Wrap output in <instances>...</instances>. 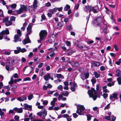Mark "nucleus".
I'll use <instances>...</instances> for the list:
<instances>
[{
	"label": "nucleus",
	"mask_w": 121,
	"mask_h": 121,
	"mask_svg": "<svg viewBox=\"0 0 121 121\" xmlns=\"http://www.w3.org/2000/svg\"><path fill=\"white\" fill-rule=\"evenodd\" d=\"M93 24L95 26H100L101 32L105 34L107 33L108 31L106 22H102V18L101 17H98L94 20L93 22Z\"/></svg>",
	"instance_id": "nucleus-1"
},
{
	"label": "nucleus",
	"mask_w": 121,
	"mask_h": 121,
	"mask_svg": "<svg viewBox=\"0 0 121 121\" xmlns=\"http://www.w3.org/2000/svg\"><path fill=\"white\" fill-rule=\"evenodd\" d=\"M88 93L89 97H90L92 98L94 100H95L96 99L97 97L100 98V95H102V92H100L99 94H98L96 96V95L97 94V92L93 88H91V90H89Z\"/></svg>",
	"instance_id": "nucleus-2"
},
{
	"label": "nucleus",
	"mask_w": 121,
	"mask_h": 121,
	"mask_svg": "<svg viewBox=\"0 0 121 121\" xmlns=\"http://www.w3.org/2000/svg\"><path fill=\"white\" fill-rule=\"evenodd\" d=\"M32 26L31 24H29L27 28V33L26 35V37L24 40L22 41V43L24 44H25L27 43L30 42L29 37V35L31 32Z\"/></svg>",
	"instance_id": "nucleus-3"
},
{
	"label": "nucleus",
	"mask_w": 121,
	"mask_h": 121,
	"mask_svg": "<svg viewBox=\"0 0 121 121\" xmlns=\"http://www.w3.org/2000/svg\"><path fill=\"white\" fill-rule=\"evenodd\" d=\"M20 6V8L18 10L14 11L13 14L16 15L21 13L24 11H26L28 9V6L27 5L21 4Z\"/></svg>",
	"instance_id": "nucleus-4"
},
{
	"label": "nucleus",
	"mask_w": 121,
	"mask_h": 121,
	"mask_svg": "<svg viewBox=\"0 0 121 121\" xmlns=\"http://www.w3.org/2000/svg\"><path fill=\"white\" fill-rule=\"evenodd\" d=\"M77 110L76 113L79 115H83L87 113V110L85 109L83 106L80 105L77 106Z\"/></svg>",
	"instance_id": "nucleus-5"
},
{
	"label": "nucleus",
	"mask_w": 121,
	"mask_h": 121,
	"mask_svg": "<svg viewBox=\"0 0 121 121\" xmlns=\"http://www.w3.org/2000/svg\"><path fill=\"white\" fill-rule=\"evenodd\" d=\"M48 34L47 31L45 30H41L39 34V40H38V43H41V41H43L46 37Z\"/></svg>",
	"instance_id": "nucleus-6"
},
{
	"label": "nucleus",
	"mask_w": 121,
	"mask_h": 121,
	"mask_svg": "<svg viewBox=\"0 0 121 121\" xmlns=\"http://www.w3.org/2000/svg\"><path fill=\"white\" fill-rule=\"evenodd\" d=\"M17 60V59L16 57H14L12 58L7 61L6 64L9 66H12L17 63L16 62Z\"/></svg>",
	"instance_id": "nucleus-7"
},
{
	"label": "nucleus",
	"mask_w": 121,
	"mask_h": 121,
	"mask_svg": "<svg viewBox=\"0 0 121 121\" xmlns=\"http://www.w3.org/2000/svg\"><path fill=\"white\" fill-rule=\"evenodd\" d=\"M75 46L78 47L80 49L83 50H86L88 49V48L85 45L82 44H78V41H77L76 42L74 43Z\"/></svg>",
	"instance_id": "nucleus-8"
},
{
	"label": "nucleus",
	"mask_w": 121,
	"mask_h": 121,
	"mask_svg": "<svg viewBox=\"0 0 121 121\" xmlns=\"http://www.w3.org/2000/svg\"><path fill=\"white\" fill-rule=\"evenodd\" d=\"M37 115L40 117L43 116L42 118L45 119V117L47 115V111L45 109L42 110L41 111L38 112Z\"/></svg>",
	"instance_id": "nucleus-9"
},
{
	"label": "nucleus",
	"mask_w": 121,
	"mask_h": 121,
	"mask_svg": "<svg viewBox=\"0 0 121 121\" xmlns=\"http://www.w3.org/2000/svg\"><path fill=\"white\" fill-rule=\"evenodd\" d=\"M68 60L65 62H68L70 63L72 66L75 67H77L79 65V64L78 62H76L74 61L71 62L70 60V58H67Z\"/></svg>",
	"instance_id": "nucleus-10"
},
{
	"label": "nucleus",
	"mask_w": 121,
	"mask_h": 121,
	"mask_svg": "<svg viewBox=\"0 0 121 121\" xmlns=\"http://www.w3.org/2000/svg\"><path fill=\"white\" fill-rule=\"evenodd\" d=\"M89 75V73H85L81 74L80 75V77L82 80H84L88 78Z\"/></svg>",
	"instance_id": "nucleus-11"
},
{
	"label": "nucleus",
	"mask_w": 121,
	"mask_h": 121,
	"mask_svg": "<svg viewBox=\"0 0 121 121\" xmlns=\"http://www.w3.org/2000/svg\"><path fill=\"white\" fill-rule=\"evenodd\" d=\"M9 32L8 29H7L5 30H3L0 33V40H1L3 38V35L5 34L9 35Z\"/></svg>",
	"instance_id": "nucleus-12"
},
{
	"label": "nucleus",
	"mask_w": 121,
	"mask_h": 121,
	"mask_svg": "<svg viewBox=\"0 0 121 121\" xmlns=\"http://www.w3.org/2000/svg\"><path fill=\"white\" fill-rule=\"evenodd\" d=\"M23 106L24 107L23 109L27 110L29 111H31L32 110V105H30L26 104H23Z\"/></svg>",
	"instance_id": "nucleus-13"
},
{
	"label": "nucleus",
	"mask_w": 121,
	"mask_h": 121,
	"mask_svg": "<svg viewBox=\"0 0 121 121\" xmlns=\"http://www.w3.org/2000/svg\"><path fill=\"white\" fill-rule=\"evenodd\" d=\"M20 37L18 35H15L14 38V42H16L18 41H21V39L19 38Z\"/></svg>",
	"instance_id": "nucleus-14"
},
{
	"label": "nucleus",
	"mask_w": 121,
	"mask_h": 121,
	"mask_svg": "<svg viewBox=\"0 0 121 121\" xmlns=\"http://www.w3.org/2000/svg\"><path fill=\"white\" fill-rule=\"evenodd\" d=\"M117 93L114 92L113 93L112 95H111L110 96V99L111 100H112L113 98L117 99Z\"/></svg>",
	"instance_id": "nucleus-15"
},
{
	"label": "nucleus",
	"mask_w": 121,
	"mask_h": 121,
	"mask_svg": "<svg viewBox=\"0 0 121 121\" xmlns=\"http://www.w3.org/2000/svg\"><path fill=\"white\" fill-rule=\"evenodd\" d=\"M91 64L92 65L94 66L95 67H98L100 65V63L99 62L93 61L91 62Z\"/></svg>",
	"instance_id": "nucleus-16"
},
{
	"label": "nucleus",
	"mask_w": 121,
	"mask_h": 121,
	"mask_svg": "<svg viewBox=\"0 0 121 121\" xmlns=\"http://www.w3.org/2000/svg\"><path fill=\"white\" fill-rule=\"evenodd\" d=\"M17 100L20 102L23 101L27 100V98L26 96L20 97L17 98Z\"/></svg>",
	"instance_id": "nucleus-17"
},
{
	"label": "nucleus",
	"mask_w": 121,
	"mask_h": 121,
	"mask_svg": "<svg viewBox=\"0 0 121 121\" xmlns=\"http://www.w3.org/2000/svg\"><path fill=\"white\" fill-rule=\"evenodd\" d=\"M116 76L120 77L121 76V70L119 69H117L116 72Z\"/></svg>",
	"instance_id": "nucleus-18"
},
{
	"label": "nucleus",
	"mask_w": 121,
	"mask_h": 121,
	"mask_svg": "<svg viewBox=\"0 0 121 121\" xmlns=\"http://www.w3.org/2000/svg\"><path fill=\"white\" fill-rule=\"evenodd\" d=\"M50 75L49 73H48L47 75L44 76V80L46 81H48L50 78Z\"/></svg>",
	"instance_id": "nucleus-19"
},
{
	"label": "nucleus",
	"mask_w": 121,
	"mask_h": 121,
	"mask_svg": "<svg viewBox=\"0 0 121 121\" xmlns=\"http://www.w3.org/2000/svg\"><path fill=\"white\" fill-rule=\"evenodd\" d=\"M49 12L53 14L56 11V9L55 8L53 9H50L49 10Z\"/></svg>",
	"instance_id": "nucleus-20"
},
{
	"label": "nucleus",
	"mask_w": 121,
	"mask_h": 121,
	"mask_svg": "<svg viewBox=\"0 0 121 121\" xmlns=\"http://www.w3.org/2000/svg\"><path fill=\"white\" fill-rule=\"evenodd\" d=\"M38 2L37 1V0H34V2H33V4L32 6L36 8L37 6Z\"/></svg>",
	"instance_id": "nucleus-21"
},
{
	"label": "nucleus",
	"mask_w": 121,
	"mask_h": 121,
	"mask_svg": "<svg viewBox=\"0 0 121 121\" xmlns=\"http://www.w3.org/2000/svg\"><path fill=\"white\" fill-rule=\"evenodd\" d=\"M17 50H14V53L15 54H17L20 52V47H17Z\"/></svg>",
	"instance_id": "nucleus-22"
},
{
	"label": "nucleus",
	"mask_w": 121,
	"mask_h": 121,
	"mask_svg": "<svg viewBox=\"0 0 121 121\" xmlns=\"http://www.w3.org/2000/svg\"><path fill=\"white\" fill-rule=\"evenodd\" d=\"M27 25V23L25 22L23 24V26L21 28V29L23 31H24L25 30L26 26Z\"/></svg>",
	"instance_id": "nucleus-23"
},
{
	"label": "nucleus",
	"mask_w": 121,
	"mask_h": 121,
	"mask_svg": "<svg viewBox=\"0 0 121 121\" xmlns=\"http://www.w3.org/2000/svg\"><path fill=\"white\" fill-rule=\"evenodd\" d=\"M3 17V12L2 10L0 9V19H2Z\"/></svg>",
	"instance_id": "nucleus-24"
},
{
	"label": "nucleus",
	"mask_w": 121,
	"mask_h": 121,
	"mask_svg": "<svg viewBox=\"0 0 121 121\" xmlns=\"http://www.w3.org/2000/svg\"><path fill=\"white\" fill-rule=\"evenodd\" d=\"M94 74L95 77L96 78H99L100 76V74L99 73H98L96 72H94Z\"/></svg>",
	"instance_id": "nucleus-25"
},
{
	"label": "nucleus",
	"mask_w": 121,
	"mask_h": 121,
	"mask_svg": "<svg viewBox=\"0 0 121 121\" xmlns=\"http://www.w3.org/2000/svg\"><path fill=\"white\" fill-rule=\"evenodd\" d=\"M85 7L86 9L87 10L89 11V12H90V11L91 10H92V7L91 6H86Z\"/></svg>",
	"instance_id": "nucleus-26"
},
{
	"label": "nucleus",
	"mask_w": 121,
	"mask_h": 121,
	"mask_svg": "<svg viewBox=\"0 0 121 121\" xmlns=\"http://www.w3.org/2000/svg\"><path fill=\"white\" fill-rule=\"evenodd\" d=\"M33 97V95L32 94H30L28 96V99L29 100H30Z\"/></svg>",
	"instance_id": "nucleus-27"
},
{
	"label": "nucleus",
	"mask_w": 121,
	"mask_h": 121,
	"mask_svg": "<svg viewBox=\"0 0 121 121\" xmlns=\"http://www.w3.org/2000/svg\"><path fill=\"white\" fill-rule=\"evenodd\" d=\"M70 8V6L68 4H66L64 10L65 11H67Z\"/></svg>",
	"instance_id": "nucleus-28"
},
{
	"label": "nucleus",
	"mask_w": 121,
	"mask_h": 121,
	"mask_svg": "<svg viewBox=\"0 0 121 121\" xmlns=\"http://www.w3.org/2000/svg\"><path fill=\"white\" fill-rule=\"evenodd\" d=\"M115 83L114 81H113L112 83H109L107 84V86H108L111 87L113 86Z\"/></svg>",
	"instance_id": "nucleus-29"
},
{
	"label": "nucleus",
	"mask_w": 121,
	"mask_h": 121,
	"mask_svg": "<svg viewBox=\"0 0 121 121\" xmlns=\"http://www.w3.org/2000/svg\"><path fill=\"white\" fill-rule=\"evenodd\" d=\"M41 21L42 22L44 20L46 19V18L45 15L44 14H43L41 16Z\"/></svg>",
	"instance_id": "nucleus-30"
},
{
	"label": "nucleus",
	"mask_w": 121,
	"mask_h": 121,
	"mask_svg": "<svg viewBox=\"0 0 121 121\" xmlns=\"http://www.w3.org/2000/svg\"><path fill=\"white\" fill-rule=\"evenodd\" d=\"M117 81L119 85L121 84V79L120 77H118L117 78Z\"/></svg>",
	"instance_id": "nucleus-31"
},
{
	"label": "nucleus",
	"mask_w": 121,
	"mask_h": 121,
	"mask_svg": "<svg viewBox=\"0 0 121 121\" xmlns=\"http://www.w3.org/2000/svg\"><path fill=\"white\" fill-rule=\"evenodd\" d=\"M67 53L68 55H71L73 51L72 50L69 49L67 51Z\"/></svg>",
	"instance_id": "nucleus-32"
},
{
	"label": "nucleus",
	"mask_w": 121,
	"mask_h": 121,
	"mask_svg": "<svg viewBox=\"0 0 121 121\" xmlns=\"http://www.w3.org/2000/svg\"><path fill=\"white\" fill-rule=\"evenodd\" d=\"M12 22L11 21L7 22L5 23V25L7 26H9L11 25Z\"/></svg>",
	"instance_id": "nucleus-33"
},
{
	"label": "nucleus",
	"mask_w": 121,
	"mask_h": 121,
	"mask_svg": "<svg viewBox=\"0 0 121 121\" xmlns=\"http://www.w3.org/2000/svg\"><path fill=\"white\" fill-rule=\"evenodd\" d=\"M56 76L57 78H62L63 79L64 77L61 74H56Z\"/></svg>",
	"instance_id": "nucleus-34"
},
{
	"label": "nucleus",
	"mask_w": 121,
	"mask_h": 121,
	"mask_svg": "<svg viewBox=\"0 0 121 121\" xmlns=\"http://www.w3.org/2000/svg\"><path fill=\"white\" fill-rule=\"evenodd\" d=\"M87 120L88 121H90L91 120L92 116L90 115L89 114L86 115Z\"/></svg>",
	"instance_id": "nucleus-35"
},
{
	"label": "nucleus",
	"mask_w": 121,
	"mask_h": 121,
	"mask_svg": "<svg viewBox=\"0 0 121 121\" xmlns=\"http://www.w3.org/2000/svg\"><path fill=\"white\" fill-rule=\"evenodd\" d=\"M10 6L11 7L12 9H15L17 6V5L16 4H14L11 5Z\"/></svg>",
	"instance_id": "nucleus-36"
},
{
	"label": "nucleus",
	"mask_w": 121,
	"mask_h": 121,
	"mask_svg": "<svg viewBox=\"0 0 121 121\" xmlns=\"http://www.w3.org/2000/svg\"><path fill=\"white\" fill-rule=\"evenodd\" d=\"M62 94L64 96H68L69 93L67 91H65Z\"/></svg>",
	"instance_id": "nucleus-37"
},
{
	"label": "nucleus",
	"mask_w": 121,
	"mask_h": 121,
	"mask_svg": "<svg viewBox=\"0 0 121 121\" xmlns=\"http://www.w3.org/2000/svg\"><path fill=\"white\" fill-rule=\"evenodd\" d=\"M20 52H21L22 53H23L26 52L27 50L25 48H22L21 49L20 48Z\"/></svg>",
	"instance_id": "nucleus-38"
},
{
	"label": "nucleus",
	"mask_w": 121,
	"mask_h": 121,
	"mask_svg": "<svg viewBox=\"0 0 121 121\" xmlns=\"http://www.w3.org/2000/svg\"><path fill=\"white\" fill-rule=\"evenodd\" d=\"M4 112L2 111L0 113V115L1 116V118L2 119H4Z\"/></svg>",
	"instance_id": "nucleus-39"
},
{
	"label": "nucleus",
	"mask_w": 121,
	"mask_h": 121,
	"mask_svg": "<svg viewBox=\"0 0 121 121\" xmlns=\"http://www.w3.org/2000/svg\"><path fill=\"white\" fill-rule=\"evenodd\" d=\"M12 77L15 78H18V75L17 73H16L13 74Z\"/></svg>",
	"instance_id": "nucleus-40"
},
{
	"label": "nucleus",
	"mask_w": 121,
	"mask_h": 121,
	"mask_svg": "<svg viewBox=\"0 0 121 121\" xmlns=\"http://www.w3.org/2000/svg\"><path fill=\"white\" fill-rule=\"evenodd\" d=\"M19 117L17 115H15L14 117V119L15 121H18L19 120Z\"/></svg>",
	"instance_id": "nucleus-41"
},
{
	"label": "nucleus",
	"mask_w": 121,
	"mask_h": 121,
	"mask_svg": "<svg viewBox=\"0 0 121 121\" xmlns=\"http://www.w3.org/2000/svg\"><path fill=\"white\" fill-rule=\"evenodd\" d=\"M17 34L20 37L21 35V33L20 30H18L17 31Z\"/></svg>",
	"instance_id": "nucleus-42"
},
{
	"label": "nucleus",
	"mask_w": 121,
	"mask_h": 121,
	"mask_svg": "<svg viewBox=\"0 0 121 121\" xmlns=\"http://www.w3.org/2000/svg\"><path fill=\"white\" fill-rule=\"evenodd\" d=\"M92 10H97L99 9V7L97 5L95 6L94 7H92Z\"/></svg>",
	"instance_id": "nucleus-43"
},
{
	"label": "nucleus",
	"mask_w": 121,
	"mask_h": 121,
	"mask_svg": "<svg viewBox=\"0 0 121 121\" xmlns=\"http://www.w3.org/2000/svg\"><path fill=\"white\" fill-rule=\"evenodd\" d=\"M57 88L58 89L60 90V91H62L63 87L62 85H60L57 87Z\"/></svg>",
	"instance_id": "nucleus-44"
},
{
	"label": "nucleus",
	"mask_w": 121,
	"mask_h": 121,
	"mask_svg": "<svg viewBox=\"0 0 121 121\" xmlns=\"http://www.w3.org/2000/svg\"><path fill=\"white\" fill-rule=\"evenodd\" d=\"M121 63V59H119L118 61L115 62V63L118 65H120Z\"/></svg>",
	"instance_id": "nucleus-45"
},
{
	"label": "nucleus",
	"mask_w": 121,
	"mask_h": 121,
	"mask_svg": "<svg viewBox=\"0 0 121 121\" xmlns=\"http://www.w3.org/2000/svg\"><path fill=\"white\" fill-rule=\"evenodd\" d=\"M23 112V110L22 108H18V111L17 112L19 113H21L22 112Z\"/></svg>",
	"instance_id": "nucleus-46"
},
{
	"label": "nucleus",
	"mask_w": 121,
	"mask_h": 121,
	"mask_svg": "<svg viewBox=\"0 0 121 121\" xmlns=\"http://www.w3.org/2000/svg\"><path fill=\"white\" fill-rule=\"evenodd\" d=\"M35 9V8L32 5L29 6V10L30 11L33 10Z\"/></svg>",
	"instance_id": "nucleus-47"
},
{
	"label": "nucleus",
	"mask_w": 121,
	"mask_h": 121,
	"mask_svg": "<svg viewBox=\"0 0 121 121\" xmlns=\"http://www.w3.org/2000/svg\"><path fill=\"white\" fill-rule=\"evenodd\" d=\"M9 18L8 17L5 18L4 20H3V23H5L7 22V21L8 20Z\"/></svg>",
	"instance_id": "nucleus-48"
},
{
	"label": "nucleus",
	"mask_w": 121,
	"mask_h": 121,
	"mask_svg": "<svg viewBox=\"0 0 121 121\" xmlns=\"http://www.w3.org/2000/svg\"><path fill=\"white\" fill-rule=\"evenodd\" d=\"M114 48L116 51H118L119 50V48L117 46L116 44L114 45H113Z\"/></svg>",
	"instance_id": "nucleus-49"
},
{
	"label": "nucleus",
	"mask_w": 121,
	"mask_h": 121,
	"mask_svg": "<svg viewBox=\"0 0 121 121\" xmlns=\"http://www.w3.org/2000/svg\"><path fill=\"white\" fill-rule=\"evenodd\" d=\"M10 19L11 21H15V17L14 16H12L10 17Z\"/></svg>",
	"instance_id": "nucleus-50"
},
{
	"label": "nucleus",
	"mask_w": 121,
	"mask_h": 121,
	"mask_svg": "<svg viewBox=\"0 0 121 121\" xmlns=\"http://www.w3.org/2000/svg\"><path fill=\"white\" fill-rule=\"evenodd\" d=\"M22 80V79L21 78L17 79H15L14 80V82L15 83H16L17 82H19L20 81H21Z\"/></svg>",
	"instance_id": "nucleus-51"
},
{
	"label": "nucleus",
	"mask_w": 121,
	"mask_h": 121,
	"mask_svg": "<svg viewBox=\"0 0 121 121\" xmlns=\"http://www.w3.org/2000/svg\"><path fill=\"white\" fill-rule=\"evenodd\" d=\"M104 98L105 99L108 96V94L106 93H104L102 95Z\"/></svg>",
	"instance_id": "nucleus-52"
},
{
	"label": "nucleus",
	"mask_w": 121,
	"mask_h": 121,
	"mask_svg": "<svg viewBox=\"0 0 121 121\" xmlns=\"http://www.w3.org/2000/svg\"><path fill=\"white\" fill-rule=\"evenodd\" d=\"M55 91H54L49 90L47 92V93L51 95Z\"/></svg>",
	"instance_id": "nucleus-53"
},
{
	"label": "nucleus",
	"mask_w": 121,
	"mask_h": 121,
	"mask_svg": "<svg viewBox=\"0 0 121 121\" xmlns=\"http://www.w3.org/2000/svg\"><path fill=\"white\" fill-rule=\"evenodd\" d=\"M35 116H33L32 113H30L29 115V117L31 119H32L33 118H34Z\"/></svg>",
	"instance_id": "nucleus-54"
},
{
	"label": "nucleus",
	"mask_w": 121,
	"mask_h": 121,
	"mask_svg": "<svg viewBox=\"0 0 121 121\" xmlns=\"http://www.w3.org/2000/svg\"><path fill=\"white\" fill-rule=\"evenodd\" d=\"M108 62L109 64V65L111 66H112V60L110 58H109V60L108 61Z\"/></svg>",
	"instance_id": "nucleus-55"
},
{
	"label": "nucleus",
	"mask_w": 121,
	"mask_h": 121,
	"mask_svg": "<svg viewBox=\"0 0 121 121\" xmlns=\"http://www.w3.org/2000/svg\"><path fill=\"white\" fill-rule=\"evenodd\" d=\"M51 6L50 3L49 2H48L47 3L45 4V6L47 7H49Z\"/></svg>",
	"instance_id": "nucleus-56"
},
{
	"label": "nucleus",
	"mask_w": 121,
	"mask_h": 121,
	"mask_svg": "<svg viewBox=\"0 0 121 121\" xmlns=\"http://www.w3.org/2000/svg\"><path fill=\"white\" fill-rule=\"evenodd\" d=\"M65 43L66 44V45L68 46H70L71 45V43L69 41H66Z\"/></svg>",
	"instance_id": "nucleus-57"
},
{
	"label": "nucleus",
	"mask_w": 121,
	"mask_h": 121,
	"mask_svg": "<svg viewBox=\"0 0 121 121\" xmlns=\"http://www.w3.org/2000/svg\"><path fill=\"white\" fill-rule=\"evenodd\" d=\"M13 79L11 78V80L9 82V84H13Z\"/></svg>",
	"instance_id": "nucleus-58"
},
{
	"label": "nucleus",
	"mask_w": 121,
	"mask_h": 121,
	"mask_svg": "<svg viewBox=\"0 0 121 121\" xmlns=\"http://www.w3.org/2000/svg\"><path fill=\"white\" fill-rule=\"evenodd\" d=\"M79 4L78 3H77L75 6V8L76 9H77L79 7Z\"/></svg>",
	"instance_id": "nucleus-59"
},
{
	"label": "nucleus",
	"mask_w": 121,
	"mask_h": 121,
	"mask_svg": "<svg viewBox=\"0 0 121 121\" xmlns=\"http://www.w3.org/2000/svg\"><path fill=\"white\" fill-rule=\"evenodd\" d=\"M91 81L93 84H94L96 82V81L95 79H92L91 80Z\"/></svg>",
	"instance_id": "nucleus-60"
},
{
	"label": "nucleus",
	"mask_w": 121,
	"mask_h": 121,
	"mask_svg": "<svg viewBox=\"0 0 121 121\" xmlns=\"http://www.w3.org/2000/svg\"><path fill=\"white\" fill-rule=\"evenodd\" d=\"M68 29L67 30H71L72 29V27L71 25H69V26H67Z\"/></svg>",
	"instance_id": "nucleus-61"
},
{
	"label": "nucleus",
	"mask_w": 121,
	"mask_h": 121,
	"mask_svg": "<svg viewBox=\"0 0 121 121\" xmlns=\"http://www.w3.org/2000/svg\"><path fill=\"white\" fill-rule=\"evenodd\" d=\"M21 60L22 63H25L26 60V59L23 57H22Z\"/></svg>",
	"instance_id": "nucleus-62"
},
{
	"label": "nucleus",
	"mask_w": 121,
	"mask_h": 121,
	"mask_svg": "<svg viewBox=\"0 0 121 121\" xmlns=\"http://www.w3.org/2000/svg\"><path fill=\"white\" fill-rule=\"evenodd\" d=\"M94 43V41L92 40H89L87 42V44H90Z\"/></svg>",
	"instance_id": "nucleus-63"
},
{
	"label": "nucleus",
	"mask_w": 121,
	"mask_h": 121,
	"mask_svg": "<svg viewBox=\"0 0 121 121\" xmlns=\"http://www.w3.org/2000/svg\"><path fill=\"white\" fill-rule=\"evenodd\" d=\"M48 101L47 100H45L43 101V104L45 105H46L48 104Z\"/></svg>",
	"instance_id": "nucleus-64"
}]
</instances>
